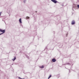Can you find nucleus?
<instances>
[{"instance_id": "obj_11", "label": "nucleus", "mask_w": 79, "mask_h": 79, "mask_svg": "<svg viewBox=\"0 0 79 79\" xmlns=\"http://www.w3.org/2000/svg\"><path fill=\"white\" fill-rule=\"evenodd\" d=\"M1 13H0V16H1Z\"/></svg>"}, {"instance_id": "obj_6", "label": "nucleus", "mask_w": 79, "mask_h": 79, "mask_svg": "<svg viewBox=\"0 0 79 79\" xmlns=\"http://www.w3.org/2000/svg\"><path fill=\"white\" fill-rule=\"evenodd\" d=\"M15 60H16V56H15L14 58V59H12V60H13V61H15Z\"/></svg>"}, {"instance_id": "obj_8", "label": "nucleus", "mask_w": 79, "mask_h": 79, "mask_svg": "<svg viewBox=\"0 0 79 79\" xmlns=\"http://www.w3.org/2000/svg\"><path fill=\"white\" fill-rule=\"evenodd\" d=\"M40 68H44V66L42 65V66H40Z\"/></svg>"}, {"instance_id": "obj_9", "label": "nucleus", "mask_w": 79, "mask_h": 79, "mask_svg": "<svg viewBox=\"0 0 79 79\" xmlns=\"http://www.w3.org/2000/svg\"><path fill=\"white\" fill-rule=\"evenodd\" d=\"M52 77V75H50V76L48 77V79H50V77Z\"/></svg>"}, {"instance_id": "obj_2", "label": "nucleus", "mask_w": 79, "mask_h": 79, "mask_svg": "<svg viewBox=\"0 0 79 79\" xmlns=\"http://www.w3.org/2000/svg\"><path fill=\"white\" fill-rule=\"evenodd\" d=\"M52 2H53L54 3H56L58 2H57L56 0H51Z\"/></svg>"}, {"instance_id": "obj_13", "label": "nucleus", "mask_w": 79, "mask_h": 79, "mask_svg": "<svg viewBox=\"0 0 79 79\" xmlns=\"http://www.w3.org/2000/svg\"><path fill=\"white\" fill-rule=\"evenodd\" d=\"M20 78V79H24L21 78Z\"/></svg>"}, {"instance_id": "obj_5", "label": "nucleus", "mask_w": 79, "mask_h": 79, "mask_svg": "<svg viewBox=\"0 0 79 79\" xmlns=\"http://www.w3.org/2000/svg\"><path fill=\"white\" fill-rule=\"evenodd\" d=\"M19 21L20 23H22V22H21V19H20Z\"/></svg>"}, {"instance_id": "obj_12", "label": "nucleus", "mask_w": 79, "mask_h": 79, "mask_svg": "<svg viewBox=\"0 0 79 79\" xmlns=\"http://www.w3.org/2000/svg\"><path fill=\"white\" fill-rule=\"evenodd\" d=\"M35 13H37V11H35Z\"/></svg>"}, {"instance_id": "obj_10", "label": "nucleus", "mask_w": 79, "mask_h": 79, "mask_svg": "<svg viewBox=\"0 0 79 79\" xmlns=\"http://www.w3.org/2000/svg\"><path fill=\"white\" fill-rule=\"evenodd\" d=\"M77 7L79 8V5H77Z\"/></svg>"}, {"instance_id": "obj_1", "label": "nucleus", "mask_w": 79, "mask_h": 79, "mask_svg": "<svg viewBox=\"0 0 79 79\" xmlns=\"http://www.w3.org/2000/svg\"><path fill=\"white\" fill-rule=\"evenodd\" d=\"M3 33H5V30H3L2 29H0V35L3 34Z\"/></svg>"}, {"instance_id": "obj_4", "label": "nucleus", "mask_w": 79, "mask_h": 79, "mask_svg": "<svg viewBox=\"0 0 79 79\" xmlns=\"http://www.w3.org/2000/svg\"><path fill=\"white\" fill-rule=\"evenodd\" d=\"M52 61L53 62H55L56 61V60L55 59H52Z\"/></svg>"}, {"instance_id": "obj_7", "label": "nucleus", "mask_w": 79, "mask_h": 79, "mask_svg": "<svg viewBox=\"0 0 79 79\" xmlns=\"http://www.w3.org/2000/svg\"><path fill=\"white\" fill-rule=\"evenodd\" d=\"M26 19H29L30 17L28 16H27L26 17Z\"/></svg>"}, {"instance_id": "obj_3", "label": "nucleus", "mask_w": 79, "mask_h": 79, "mask_svg": "<svg viewBox=\"0 0 79 79\" xmlns=\"http://www.w3.org/2000/svg\"><path fill=\"white\" fill-rule=\"evenodd\" d=\"M71 24L72 25H73V24H75V21H74V20H73Z\"/></svg>"}]
</instances>
